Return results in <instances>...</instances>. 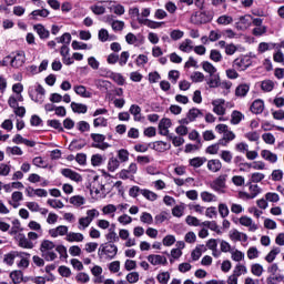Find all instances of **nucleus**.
I'll return each mask as SVG.
<instances>
[{
	"label": "nucleus",
	"mask_w": 284,
	"mask_h": 284,
	"mask_svg": "<svg viewBox=\"0 0 284 284\" xmlns=\"http://www.w3.org/2000/svg\"><path fill=\"white\" fill-rule=\"evenodd\" d=\"M119 254V246L116 244L104 242L98 248V257L100 261H114Z\"/></svg>",
	"instance_id": "f257e3e1"
},
{
	"label": "nucleus",
	"mask_w": 284,
	"mask_h": 284,
	"mask_svg": "<svg viewBox=\"0 0 284 284\" xmlns=\"http://www.w3.org/2000/svg\"><path fill=\"white\" fill-rule=\"evenodd\" d=\"M91 139L93 141L91 148H97L98 150H108V148H110V144L105 142V135L103 134L91 133Z\"/></svg>",
	"instance_id": "f03ea898"
},
{
	"label": "nucleus",
	"mask_w": 284,
	"mask_h": 284,
	"mask_svg": "<svg viewBox=\"0 0 284 284\" xmlns=\"http://www.w3.org/2000/svg\"><path fill=\"white\" fill-rule=\"evenodd\" d=\"M250 65H252V59L247 55L240 57L233 61V68L240 72L247 70Z\"/></svg>",
	"instance_id": "7ed1b4c3"
},
{
	"label": "nucleus",
	"mask_w": 284,
	"mask_h": 284,
	"mask_svg": "<svg viewBox=\"0 0 284 284\" xmlns=\"http://www.w3.org/2000/svg\"><path fill=\"white\" fill-rule=\"evenodd\" d=\"M30 99H32L36 103H43L45 99V89L43 85L38 84L34 92H30Z\"/></svg>",
	"instance_id": "20e7f679"
},
{
	"label": "nucleus",
	"mask_w": 284,
	"mask_h": 284,
	"mask_svg": "<svg viewBox=\"0 0 284 284\" xmlns=\"http://www.w3.org/2000/svg\"><path fill=\"white\" fill-rule=\"evenodd\" d=\"M16 241L18 242L19 247L23 250H32L34 247V243H32L29 237H26V234L19 233L16 235Z\"/></svg>",
	"instance_id": "39448f33"
},
{
	"label": "nucleus",
	"mask_w": 284,
	"mask_h": 284,
	"mask_svg": "<svg viewBox=\"0 0 284 284\" xmlns=\"http://www.w3.org/2000/svg\"><path fill=\"white\" fill-rule=\"evenodd\" d=\"M23 256H30L29 253H26V252H17V251H13V252H10L8 254L4 255V258H3V262L7 264V265H14V260L17 257H20V258H23Z\"/></svg>",
	"instance_id": "423d86ee"
},
{
	"label": "nucleus",
	"mask_w": 284,
	"mask_h": 284,
	"mask_svg": "<svg viewBox=\"0 0 284 284\" xmlns=\"http://www.w3.org/2000/svg\"><path fill=\"white\" fill-rule=\"evenodd\" d=\"M61 174L62 176H65V179L75 181V183H81V181H83V176H81L79 173H77V171H73L72 169H62Z\"/></svg>",
	"instance_id": "0eeeda50"
},
{
	"label": "nucleus",
	"mask_w": 284,
	"mask_h": 284,
	"mask_svg": "<svg viewBox=\"0 0 284 284\" xmlns=\"http://www.w3.org/2000/svg\"><path fill=\"white\" fill-rule=\"evenodd\" d=\"M212 105H213V112L215 114H217V116H223L225 115V100L223 99H217V100H214L212 102Z\"/></svg>",
	"instance_id": "6e6552de"
},
{
	"label": "nucleus",
	"mask_w": 284,
	"mask_h": 284,
	"mask_svg": "<svg viewBox=\"0 0 284 284\" xmlns=\"http://www.w3.org/2000/svg\"><path fill=\"white\" fill-rule=\"evenodd\" d=\"M23 63H26V53L19 52L10 60L11 68H22Z\"/></svg>",
	"instance_id": "1a4fd4ad"
},
{
	"label": "nucleus",
	"mask_w": 284,
	"mask_h": 284,
	"mask_svg": "<svg viewBox=\"0 0 284 284\" xmlns=\"http://www.w3.org/2000/svg\"><path fill=\"white\" fill-rule=\"evenodd\" d=\"M106 23H110L114 32H121L125 28V22L121 20H112V16H108Z\"/></svg>",
	"instance_id": "9d476101"
},
{
	"label": "nucleus",
	"mask_w": 284,
	"mask_h": 284,
	"mask_svg": "<svg viewBox=\"0 0 284 284\" xmlns=\"http://www.w3.org/2000/svg\"><path fill=\"white\" fill-rule=\"evenodd\" d=\"M148 261L151 265H168V257L163 255L151 254L148 256Z\"/></svg>",
	"instance_id": "9b49d317"
},
{
	"label": "nucleus",
	"mask_w": 284,
	"mask_h": 284,
	"mask_svg": "<svg viewBox=\"0 0 284 284\" xmlns=\"http://www.w3.org/2000/svg\"><path fill=\"white\" fill-rule=\"evenodd\" d=\"M68 226L65 225H60L55 229H51L49 230V234L50 236H52V239H57L58 236H68Z\"/></svg>",
	"instance_id": "f8f14e48"
},
{
	"label": "nucleus",
	"mask_w": 284,
	"mask_h": 284,
	"mask_svg": "<svg viewBox=\"0 0 284 284\" xmlns=\"http://www.w3.org/2000/svg\"><path fill=\"white\" fill-rule=\"evenodd\" d=\"M229 237L231 241L236 242V241H243V243H246L247 241V234L240 232L236 229H233L229 233Z\"/></svg>",
	"instance_id": "ddd939ff"
},
{
	"label": "nucleus",
	"mask_w": 284,
	"mask_h": 284,
	"mask_svg": "<svg viewBox=\"0 0 284 284\" xmlns=\"http://www.w3.org/2000/svg\"><path fill=\"white\" fill-rule=\"evenodd\" d=\"M125 41L129 45H141L143 44V37L141 34L135 36L134 33L130 32L125 36Z\"/></svg>",
	"instance_id": "4468645a"
},
{
	"label": "nucleus",
	"mask_w": 284,
	"mask_h": 284,
	"mask_svg": "<svg viewBox=\"0 0 284 284\" xmlns=\"http://www.w3.org/2000/svg\"><path fill=\"white\" fill-rule=\"evenodd\" d=\"M240 225H243L244 227H248L250 232H256L258 230V226L252 221L251 217L242 216L240 217Z\"/></svg>",
	"instance_id": "2eb2a0df"
},
{
	"label": "nucleus",
	"mask_w": 284,
	"mask_h": 284,
	"mask_svg": "<svg viewBox=\"0 0 284 284\" xmlns=\"http://www.w3.org/2000/svg\"><path fill=\"white\" fill-rule=\"evenodd\" d=\"M263 110H265V102L261 99L255 100L251 105V112L253 114H263Z\"/></svg>",
	"instance_id": "dca6fc26"
},
{
	"label": "nucleus",
	"mask_w": 284,
	"mask_h": 284,
	"mask_svg": "<svg viewBox=\"0 0 284 284\" xmlns=\"http://www.w3.org/2000/svg\"><path fill=\"white\" fill-rule=\"evenodd\" d=\"M49 16H50V11L48 9H37L29 14L32 21H39V17H42L43 19H45V17H49Z\"/></svg>",
	"instance_id": "f3484780"
},
{
	"label": "nucleus",
	"mask_w": 284,
	"mask_h": 284,
	"mask_svg": "<svg viewBox=\"0 0 284 284\" xmlns=\"http://www.w3.org/2000/svg\"><path fill=\"white\" fill-rule=\"evenodd\" d=\"M223 187H225V175H220L211 183V189L214 190V192H221Z\"/></svg>",
	"instance_id": "a211bd4d"
},
{
	"label": "nucleus",
	"mask_w": 284,
	"mask_h": 284,
	"mask_svg": "<svg viewBox=\"0 0 284 284\" xmlns=\"http://www.w3.org/2000/svg\"><path fill=\"white\" fill-rule=\"evenodd\" d=\"M206 168L210 172H214V173L221 172V168H223V163H221V160L219 159L209 160Z\"/></svg>",
	"instance_id": "6ab92c4d"
},
{
	"label": "nucleus",
	"mask_w": 284,
	"mask_h": 284,
	"mask_svg": "<svg viewBox=\"0 0 284 284\" xmlns=\"http://www.w3.org/2000/svg\"><path fill=\"white\" fill-rule=\"evenodd\" d=\"M73 90L75 94L82 97V99H92V92L88 91L84 85H75Z\"/></svg>",
	"instance_id": "aec40b11"
},
{
	"label": "nucleus",
	"mask_w": 284,
	"mask_h": 284,
	"mask_svg": "<svg viewBox=\"0 0 284 284\" xmlns=\"http://www.w3.org/2000/svg\"><path fill=\"white\" fill-rule=\"evenodd\" d=\"M261 156L265 161H268V163H276V161H278V155H276V153H273L270 150H262Z\"/></svg>",
	"instance_id": "412c9836"
},
{
	"label": "nucleus",
	"mask_w": 284,
	"mask_h": 284,
	"mask_svg": "<svg viewBox=\"0 0 284 284\" xmlns=\"http://www.w3.org/2000/svg\"><path fill=\"white\" fill-rule=\"evenodd\" d=\"M34 32L40 37V39H49L50 38V31L43 27V24L39 23L33 26Z\"/></svg>",
	"instance_id": "4be33fe9"
},
{
	"label": "nucleus",
	"mask_w": 284,
	"mask_h": 284,
	"mask_svg": "<svg viewBox=\"0 0 284 284\" xmlns=\"http://www.w3.org/2000/svg\"><path fill=\"white\" fill-rule=\"evenodd\" d=\"M152 148L155 152H168V150L172 148V144L163 141H155Z\"/></svg>",
	"instance_id": "5701e85b"
},
{
	"label": "nucleus",
	"mask_w": 284,
	"mask_h": 284,
	"mask_svg": "<svg viewBox=\"0 0 284 284\" xmlns=\"http://www.w3.org/2000/svg\"><path fill=\"white\" fill-rule=\"evenodd\" d=\"M206 83L209 88H219V85H221V75H219V73H212Z\"/></svg>",
	"instance_id": "b1692460"
},
{
	"label": "nucleus",
	"mask_w": 284,
	"mask_h": 284,
	"mask_svg": "<svg viewBox=\"0 0 284 284\" xmlns=\"http://www.w3.org/2000/svg\"><path fill=\"white\" fill-rule=\"evenodd\" d=\"M84 236L81 233H74V232H69L67 234L65 241L69 243H82Z\"/></svg>",
	"instance_id": "393cba45"
},
{
	"label": "nucleus",
	"mask_w": 284,
	"mask_h": 284,
	"mask_svg": "<svg viewBox=\"0 0 284 284\" xmlns=\"http://www.w3.org/2000/svg\"><path fill=\"white\" fill-rule=\"evenodd\" d=\"M205 163H207V158H205V156H197V158H193V159L189 160V165H191V168H195V169L201 168Z\"/></svg>",
	"instance_id": "a878e982"
},
{
	"label": "nucleus",
	"mask_w": 284,
	"mask_h": 284,
	"mask_svg": "<svg viewBox=\"0 0 284 284\" xmlns=\"http://www.w3.org/2000/svg\"><path fill=\"white\" fill-rule=\"evenodd\" d=\"M202 226L211 230L212 232H215L216 234H223V232L219 227V224H216V221H204L202 222Z\"/></svg>",
	"instance_id": "bb28decb"
},
{
	"label": "nucleus",
	"mask_w": 284,
	"mask_h": 284,
	"mask_svg": "<svg viewBox=\"0 0 284 284\" xmlns=\"http://www.w3.org/2000/svg\"><path fill=\"white\" fill-rule=\"evenodd\" d=\"M71 109L75 114H85L88 112V105L83 103L71 102Z\"/></svg>",
	"instance_id": "cd10ccee"
},
{
	"label": "nucleus",
	"mask_w": 284,
	"mask_h": 284,
	"mask_svg": "<svg viewBox=\"0 0 284 284\" xmlns=\"http://www.w3.org/2000/svg\"><path fill=\"white\" fill-rule=\"evenodd\" d=\"M186 116H187L189 121L194 122V121H196V119L203 116V112L196 108H192L186 113Z\"/></svg>",
	"instance_id": "c85d7f7f"
},
{
	"label": "nucleus",
	"mask_w": 284,
	"mask_h": 284,
	"mask_svg": "<svg viewBox=\"0 0 284 284\" xmlns=\"http://www.w3.org/2000/svg\"><path fill=\"white\" fill-rule=\"evenodd\" d=\"M139 23H142V26H146L148 28H152L155 30L156 28H161L163 22H155L150 19H143V18H138Z\"/></svg>",
	"instance_id": "c756f323"
},
{
	"label": "nucleus",
	"mask_w": 284,
	"mask_h": 284,
	"mask_svg": "<svg viewBox=\"0 0 284 284\" xmlns=\"http://www.w3.org/2000/svg\"><path fill=\"white\" fill-rule=\"evenodd\" d=\"M55 248H57V245L54 244V242L50 240H43L40 244V252H50Z\"/></svg>",
	"instance_id": "7c9ffc66"
},
{
	"label": "nucleus",
	"mask_w": 284,
	"mask_h": 284,
	"mask_svg": "<svg viewBox=\"0 0 284 284\" xmlns=\"http://www.w3.org/2000/svg\"><path fill=\"white\" fill-rule=\"evenodd\" d=\"M104 236L106 239V243H119V235L116 234V231H114V229H109V232Z\"/></svg>",
	"instance_id": "2f4dec72"
},
{
	"label": "nucleus",
	"mask_w": 284,
	"mask_h": 284,
	"mask_svg": "<svg viewBox=\"0 0 284 284\" xmlns=\"http://www.w3.org/2000/svg\"><path fill=\"white\" fill-rule=\"evenodd\" d=\"M281 254V247H273L270 253L265 256L266 263H274L276 256Z\"/></svg>",
	"instance_id": "473e14b6"
},
{
	"label": "nucleus",
	"mask_w": 284,
	"mask_h": 284,
	"mask_svg": "<svg viewBox=\"0 0 284 284\" xmlns=\"http://www.w3.org/2000/svg\"><path fill=\"white\" fill-rule=\"evenodd\" d=\"M12 227L9 231L10 236H17L19 232H23V229L21 227V222L19 220L12 221Z\"/></svg>",
	"instance_id": "72a5a7b5"
},
{
	"label": "nucleus",
	"mask_w": 284,
	"mask_h": 284,
	"mask_svg": "<svg viewBox=\"0 0 284 284\" xmlns=\"http://www.w3.org/2000/svg\"><path fill=\"white\" fill-rule=\"evenodd\" d=\"M216 23L219 26H230L231 23H234V18H232V16H220L216 20Z\"/></svg>",
	"instance_id": "f704fd0d"
},
{
	"label": "nucleus",
	"mask_w": 284,
	"mask_h": 284,
	"mask_svg": "<svg viewBox=\"0 0 284 284\" xmlns=\"http://www.w3.org/2000/svg\"><path fill=\"white\" fill-rule=\"evenodd\" d=\"M275 85L276 84L272 80H263L261 82V90L263 92H272V90H274Z\"/></svg>",
	"instance_id": "c9c22d12"
},
{
	"label": "nucleus",
	"mask_w": 284,
	"mask_h": 284,
	"mask_svg": "<svg viewBox=\"0 0 284 284\" xmlns=\"http://www.w3.org/2000/svg\"><path fill=\"white\" fill-rule=\"evenodd\" d=\"M129 112L134 116V121H141V106L138 104H132Z\"/></svg>",
	"instance_id": "e433bc0d"
},
{
	"label": "nucleus",
	"mask_w": 284,
	"mask_h": 284,
	"mask_svg": "<svg viewBox=\"0 0 284 284\" xmlns=\"http://www.w3.org/2000/svg\"><path fill=\"white\" fill-rule=\"evenodd\" d=\"M71 205H74L75 207H81V205H85V197L81 195H74L70 197Z\"/></svg>",
	"instance_id": "4c0bfd02"
},
{
	"label": "nucleus",
	"mask_w": 284,
	"mask_h": 284,
	"mask_svg": "<svg viewBox=\"0 0 284 284\" xmlns=\"http://www.w3.org/2000/svg\"><path fill=\"white\" fill-rule=\"evenodd\" d=\"M185 222H186V225H191L193 227L203 226V223H201V220L192 215L186 216Z\"/></svg>",
	"instance_id": "58836bf2"
},
{
	"label": "nucleus",
	"mask_w": 284,
	"mask_h": 284,
	"mask_svg": "<svg viewBox=\"0 0 284 284\" xmlns=\"http://www.w3.org/2000/svg\"><path fill=\"white\" fill-rule=\"evenodd\" d=\"M247 92H250V85H247V84H240L235 89V97H247Z\"/></svg>",
	"instance_id": "ea45409f"
},
{
	"label": "nucleus",
	"mask_w": 284,
	"mask_h": 284,
	"mask_svg": "<svg viewBox=\"0 0 284 284\" xmlns=\"http://www.w3.org/2000/svg\"><path fill=\"white\" fill-rule=\"evenodd\" d=\"M192 40L185 39L179 47L181 52H192L194 50V47L192 45Z\"/></svg>",
	"instance_id": "a19ab883"
},
{
	"label": "nucleus",
	"mask_w": 284,
	"mask_h": 284,
	"mask_svg": "<svg viewBox=\"0 0 284 284\" xmlns=\"http://www.w3.org/2000/svg\"><path fill=\"white\" fill-rule=\"evenodd\" d=\"M210 59L211 61H214V63H221V61H223V54H221V51L212 49L210 52Z\"/></svg>",
	"instance_id": "79ce46f5"
},
{
	"label": "nucleus",
	"mask_w": 284,
	"mask_h": 284,
	"mask_svg": "<svg viewBox=\"0 0 284 284\" xmlns=\"http://www.w3.org/2000/svg\"><path fill=\"white\" fill-rule=\"evenodd\" d=\"M241 121H243V113H241V111H233L231 114L232 125H239Z\"/></svg>",
	"instance_id": "37998d69"
},
{
	"label": "nucleus",
	"mask_w": 284,
	"mask_h": 284,
	"mask_svg": "<svg viewBox=\"0 0 284 284\" xmlns=\"http://www.w3.org/2000/svg\"><path fill=\"white\" fill-rule=\"evenodd\" d=\"M142 196H144V199H146L148 201H156V199H159V195L148 189H143L141 191Z\"/></svg>",
	"instance_id": "c03bdc74"
},
{
	"label": "nucleus",
	"mask_w": 284,
	"mask_h": 284,
	"mask_svg": "<svg viewBox=\"0 0 284 284\" xmlns=\"http://www.w3.org/2000/svg\"><path fill=\"white\" fill-rule=\"evenodd\" d=\"M200 196L204 203H212V202L216 201V195H214L207 191H203Z\"/></svg>",
	"instance_id": "a18cd8bd"
},
{
	"label": "nucleus",
	"mask_w": 284,
	"mask_h": 284,
	"mask_svg": "<svg viewBox=\"0 0 284 284\" xmlns=\"http://www.w3.org/2000/svg\"><path fill=\"white\" fill-rule=\"evenodd\" d=\"M140 221L145 225H152V223H154V217L152 216V214L143 212L140 216Z\"/></svg>",
	"instance_id": "49530a36"
},
{
	"label": "nucleus",
	"mask_w": 284,
	"mask_h": 284,
	"mask_svg": "<svg viewBox=\"0 0 284 284\" xmlns=\"http://www.w3.org/2000/svg\"><path fill=\"white\" fill-rule=\"evenodd\" d=\"M119 165H121V162H119L116 158H111L108 163L109 172H116V170H119Z\"/></svg>",
	"instance_id": "de8ad7c7"
},
{
	"label": "nucleus",
	"mask_w": 284,
	"mask_h": 284,
	"mask_svg": "<svg viewBox=\"0 0 284 284\" xmlns=\"http://www.w3.org/2000/svg\"><path fill=\"white\" fill-rule=\"evenodd\" d=\"M231 258L232 261H235V263H240V261H243L245 258V253L235 250V251H230Z\"/></svg>",
	"instance_id": "09e8293b"
},
{
	"label": "nucleus",
	"mask_w": 284,
	"mask_h": 284,
	"mask_svg": "<svg viewBox=\"0 0 284 284\" xmlns=\"http://www.w3.org/2000/svg\"><path fill=\"white\" fill-rule=\"evenodd\" d=\"M202 68L204 72H207V74H216V67L212 64L211 62L204 61L202 62Z\"/></svg>",
	"instance_id": "8fccbe9b"
},
{
	"label": "nucleus",
	"mask_w": 284,
	"mask_h": 284,
	"mask_svg": "<svg viewBox=\"0 0 284 284\" xmlns=\"http://www.w3.org/2000/svg\"><path fill=\"white\" fill-rule=\"evenodd\" d=\"M202 250H204L205 252V245L196 246L195 250H193V252L191 253L193 261H199V258H201V255L203 254Z\"/></svg>",
	"instance_id": "3c124183"
},
{
	"label": "nucleus",
	"mask_w": 284,
	"mask_h": 284,
	"mask_svg": "<svg viewBox=\"0 0 284 284\" xmlns=\"http://www.w3.org/2000/svg\"><path fill=\"white\" fill-rule=\"evenodd\" d=\"M71 45L74 50H92V44L88 45V44H85L83 42H79L77 40H73Z\"/></svg>",
	"instance_id": "603ef678"
},
{
	"label": "nucleus",
	"mask_w": 284,
	"mask_h": 284,
	"mask_svg": "<svg viewBox=\"0 0 284 284\" xmlns=\"http://www.w3.org/2000/svg\"><path fill=\"white\" fill-rule=\"evenodd\" d=\"M93 128H108V119L103 116L95 118L93 120Z\"/></svg>",
	"instance_id": "864d4df0"
},
{
	"label": "nucleus",
	"mask_w": 284,
	"mask_h": 284,
	"mask_svg": "<svg viewBox=\"0 0 284 284\" xmlns=\"http://www.w3.org/2000/svg\"><path fill=\"white\" fill-rule=\"evenodd\" d=\"M7 154H12L13 156H22L23 151L19 146H8L6 149Z\"/></svg>",
	"instance_id": "5fc2aeb1"
},
{
	"label": "nucleus",
	"mask_w": 284,
	"mask_h": 284,
	"mask_svg": "<svg viewBox=\"0 0 284 284\" xmlns=\"http://www.w3.org/2000/svg\"><path fill=\"white\" fill-rule=\"evenodd\" d=\"M220 159L224 161V163H232V159H234V155L231 153V151L224 150L220 153Z\"/></svg>",
	"instance_id": "6e6d98bb"
},
{
	"label": "nucleus",
	"mask_w": 284,
	"mask_h": 284,
	"mask_svg": "<svg viewBox=\"0 0 284 284\" xmlns=\"http://www.w3.org/2000/svg\"><path fill=\"white\" fill-rule=\"evenodd\" d=\"M170 37L172 41H180V39H183V37H185V32L179 29H174L170 32Z\"/></svg>",
	"instance_id": "4d7b16f0"
},
{
	"label": "nucleus",
	"mask_w": 284,
	"mask_h": 284,
	"mask_svg": "<svg viewBox=\"0 0 284 284\" xmlns=\"http://www.w3.org/2000/svg\"><path fill=\"white\" fill-rule=\"evenodd\" d=\"M10 278L13 283H21L23 281V272L21 271H13L10 273Z\"/></svg>",
	"instance_id": "13d9d810"
},
{
	"label": "nucleus",
	"mask_w": 284,
	"mask_h": 284,
	"mask_svg": "<svg viewBox=\"0 0 284 284\" xmlns=\"http://www.w3.org/2000/svg\"><path fill=\"white\" fill-rule=\"evenodd\" d=\"M41 254H42V258H44V261H55V258H57V253L54 252V250L41 251Z\"/></svg>",
	"instance_id": "bf43d9fd"
},
{
	"label": "nucleus",
	"mask_w": 284,
	"mask_h": 284,
	"mask_svg": "<svg viewBox=\"0 0 284 284\" xmlns=\"http://www.w3.org/2000/svg\"><path fill=\"white\" fill-rule=\"evenodd\" d=\"M114 212H116V205H114V204H108L102 207V214H104V215L112 214V216H114Z\"/></svg>",
	"instance_id": "052dcab7"
},
{
	"label": "nucleus",
	"mask_w": 284,
	"mask_h": 284,
	"mask_svg": "<svg viewBox=\"0 0 284 284\" xmlns=\"http://www.w3.org/2000/svg\"><path fill=\"white\" fill-rule=\"evenodd\" d=\"M47 124L50 128H53L54 130H58L59 132H63V126L61 125V122L59 120H48Z\"/></svg>",
	"instance_id": "680f3d73"
},
{
	"label": "nucleus",
	"mask_w": 284,
	"mask_h": 284,
	"mask_svg": "<svg viewBox=\"0 0 284 284\" xmlns=\"http://www.w3.org/2000/svg\"><path fill=\"white\" fill-rule=\"evenodd\" d=\"M103 163V155L101 154H94L92 155L91 158V164L94 166V168H99V165H101Z\"/></svg>",
	"instance_id": "e2e57ef3"
},
{
	"label": "nucleus",
	"mask_w": 284,
	"mask_h": 284,
	"mask_svg": "<svg viewBox=\"0 0 284 284\" xmlns=\"http://www.w3.org/2000/svg\"><path fill=\"white\" fill-rule=\"evenodd\" d=\"M265 179V174L255 172L251 175L250 183H261Z\"/></svg>",
	"instance_id": "0e129e2a"
},
{
	"label": "nucleus",
	"mask_w": 284,
	"mask_h": 284,
	"mask_svg": "<svg viewBox=\"0 0 284 284\" xmlns=\"http://www.w3.org/2000/svg\"><path fill=\"white\" fill-rule=\"evenodd\" d=\"M251 272L254 276H262L263 275V265L261 264H253L251 266Z\"/></svg>",
	"instance_id": "69168bd1"
},
{
	"label": "nucleus",
	"mask_w": 284,
	"mask_h": 284,
	"mask_svg": "<svg viewBox=\"0 0 284 284\" xmlns=\"http://www.w3.org/2000/svg\"><path fill=\"white\" fill-rule=\"evenodd\" d=\"M79 132H90V123L87 121H80L77 123Z\"/></svg>",
	"instance_id": "338daca9"
},
{
	"label": "nucleus",
	"mask_w": 284,
	"mask_h": 284,
	"mask_svg": "<svg viewBox=\"0 0 284 284\" xmlns=\"http://www.w3.org/2000/svg\"><path fill=\"white\" fill-rule=\"evenodd\" d=\"M158 281L161 284H168L170 281V273L163 272V273L158 274Z\"/></svg>",
	"instance_id": "774afa93"
}]
</instances>
